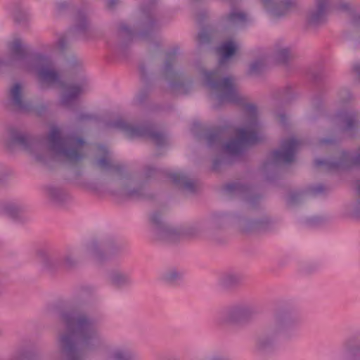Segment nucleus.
<instances>
[{"label": "nucleus", "mask_w": 360, "mask_h": 360, "mask_svg": "<svg viewBox=\"0 0 360 360\" xmlns=\"http://www.w3.org/2000/svg\"><path fill=\"white\" fill-rule=\"evenodd\" d=\"M63 329L58 333L57 351L52 360H85L89 353L101 351L108 360H140L125 346L110 347L101 332V319L84 312L61 311Z\"/></svg>", "instance_id": "obj_1"}, {"label": "nucleus", "mask_w": 360, "mask_h": 360, "mask_svg": "<svg viewBox=\"0 0 360 360\" xmlns=\"http://www.w3.org/2000/svg\"><path fill=\"white\" fill-rule=\"evenodd\" d=\"M203 84L210 91V96L219 104L230 103L243 105L245 127L236 131V137L222 146L224 140L228 136L226 129L217 127L208 131L205 139L210 148L222 147L226 155L239 156L247 146L253 145L259 141L257 130L259 129L258 112L256 105L245 103V100L238 94L234 78L232 76L222 77L219 70L202 72Z\"/></svg>", "instance_id": "obj_2"}, {"label": "nucleus", "mask_w": 360, "mask_h": 360, "mask_svg": "<svg viewBox=\"0 0 360 360\" xmlns=\"http://www.w3.org/2000/svg\"><path fill=\"white\" fill-rule=\"evenodd\" d=\"M30 61L32 63V68L41 85L51 86L58 84L65 89L60 98V104L64 107L70 108L87 88L88 81L85 77H81L75 83L65 84L61 81L51 57L33 53L30 46L24 45V67Z\"/></svg>", "instance_id": "obj_3"}, {"label": "nucleus", "mask_w": 360, "mask_h": 360, "mask_svg": "<svg viewBox=\"0 0 360 360\" xmlns=\"http://www.w3.org/2000/svg\"><path fill=\"white\" fill-rule=\"evenodd\" d=\"M155 3L156 0H149L148 6H143V16L133 29L124 22L117 23L115 35L108 41V46L115 56L126 58L130 53V46L135 37L146 39L160 28L159 22L152 13Z\"/></svg>", "instance_id": "obj_4"}, {"label": "nucleus", "mask_w": 360, "mask_h": 360, "mask_svg": "<svg viewBox=\"0 0 360 360\" xmlns=\"http://www.w3.org/2000/svg\"><path fill=\"white\" fill-rule=\"evenodd\" d=\"M300 323V316L292 307L288 304L278 307L274 313L271 329L257 337L256 350L265 354L273 352L279 340H290L295 337Z\"/></svg>", "instance_id": "obj_5"}, {"label": "nucleus", "mask_w": 360, "mask_h": 360, "mask_svg": "<svg viewBox=\"0 0 360 360\" xmlns=\"http://www.w3.org/2000/svg\"><path fill=\"white\" fill-rule=\"evenodd\" d=\"M84 140L74 134H62L60 130L52 127L47 136V146L55 157L70 165H76L85 157Z\"/></svg>", "instance_id": "obj_6"}, {"label": "nucleus", "mask_w": 360, "mask_h": 360, "mask_svg": "<svg viewBox=\"0 0 360 360\" xmlns=\"http://www.w3.org/2000/svg\"><path fill=\"white\" fill-rule=\"evenodd\" d=\"M98 150L103 153V156L96 161V166L101 169L105 171L115 172L118 175V179L115 181L116 186H121L117 191H114L116 195L135 198H140L144 194L143 186L131 188L130 175L124 170V166L122 164L115 162L109 157V151L106 147L101 146Z\"/></svg>", "instance_id": "obj_7"}, {"label": "nucleus", "mask_w": 360, "mask_h": 360, "mask_svg": "<svg viewBox=\"0 0 360 360\" xmlns=\"http://www.w3.org/2000/svg\"><path fill=\"white\" fill-rule=\"evenodd\" d=\"M108 127L121 130L129 138L148 137L158 148L163 147L167 143L166 134L156 131L152 124H133L119 118L108 123Z\"/></svg>", "instance_id": "obj_8"}, {"label": "nucleus", "mask_w": 360, "mask_h": 360, "mask_svg": "<svg viewBox=\"0 0 360 360\" xmlns=\"http://www.w3.org/2000/svg\"><path fill=\"white\" fill-rule=\"evenodd\" d=\"M177 51L167 53L160 70V77L167 81L171 91L174 94H187L191 89V82L186 79L184 73L176 68Z\"/></svg>", "instance_id": "obj_9"}, {"label": "nucleus", "mask_w": 360, "mask_h": 360, "mask_svg": "<svg viewBox=\"0 0 360 360\" xmlns=\"http://www.w3.org/2000/svg\"><path fill=\"white\" fill-rule=\"evenodd\" d=\"M301 144L302 141L295 138L281 141L279 148L271 153L263 165V170L267 179H273L269 173H275L278 166L290 164L295 160L296 151Z\"/></svg>", "instance_id": "obj_10"}, {"label": "nucleus", "mask_w": 360, "mask_h": 360, "mask_svg": "<svg viewBox=\"0 0 360 360\" xmlns=\"http://www.w3.org/2000/svg\"><path fill=\"white\" fill-rule=\"evenodd\" d=\"M37 256L42 267L51 272L60 269L72 270L77 268L79 264L76 250L72 248H68L60 253L39 249L37 252Z\"/></svg>", "instance_id": "obj_11"}, {"label": "nucleus", "mask_w": 360, "mask_h": 360, "mask_svg": "<svg viewBox=\"0 0 360 360\" xmlns=\"http://www.w3.org/2000/svg\"><path fill=\"white\" fill-rule=\"evenodd\" d=\"M257 314L256 309L245 302H237L226 307L221 312V325H238L251 321Z\"/></svg>", "instance_id": "obj_12"}, {"label": "nucleus", "mask_w": 360, "mask_h": 360, "mask_svg": "<svg viewBox=\"0 0 360 360\" xmlns=\"http://www.w3.org/2000/svg\"><path fill=\"white\" fill-rule=\"evenodd\" d=\"M315 165L317 167L323 166L328 170H346L354 166L360 167V148L354 154L343 150L335 158L316 160Z\"/></svg>", "instance_id": "obj_13"}, {"label": "nucleus", "mask_w": 360, "mask_h": 360, "mask_svg": "<svg viewBox=\"0 0 360 360\" xmlns=\"http://www.w3.org/2000/svg\"><path fill=\"white\" fill-rule=\"evenodd\" d=\"M150 219L157 240L173 242L181 238L179 226L175 227L164 221L160 213L153 212Z\"/></svg>", "instance_id": "obj_14"}, {"label": "nucleus", "mask_w": 360, "mask_h": 360, "mask_svg": "<svg viewBox=\"0 0 360 360\" xmlns=\"http://www.w3.org/2000/svg\"><path fill=\"white\" fill-rule=\"evenodd\" d=\"M334 122L338 126L340 133L347 136H355L360 125V113L358 111L349 110L339 112L334 117Z\"/></svg>", "instance_id": "obj_15"}, {"label": "nucleus", "mask_w": 360, "mask_h": 360, "mask_svg": "<svg viewBox=\"0 0 360 360\" xmlns=\"http://www.w3.org/2000/svg\"><path fill=\"white\" fill-rule=\"evenodd\" d=\"M269 15L274 19L287 16L290 11L300 8L298 0H261Z\"/></svg>", "instance_id": "obj_16"}, {"label": "nucleus", "mask_w": 360, "mask_h": 360, "mask_svg": "<svg viewBox=\"0 0 360 360\" xmlns=\"http://www.w3.org/2000/svg\"><path fill=\"white\" fill-rule=\"evenodd\" d=\"M327 10L313 6L310 7L305 14V25L308 29L316 30L324 24Z\"/></svg>", "instance_id": "obj_17"}, {"label": "nucleus", "mask_w": 360, "mask_h": 360, "mask_svg": "<svg viewBox=\"0 0 360 360\" xmlns=\"http://www.w3.org/2000/svg\"><path fill=\"white\" fill-rule=\"evenodd\" d=\"M225 191L231 196H238L255 205L259 199L258 196H252L251 189L248 186L240 183H231L225 186Z\"/></svg>", "instance_id": "obj_18"}, {"label": "nucleus", "mask_w": 360, "mask_h": 360, "mask_svg": "<svg viewBox=\"0 0 360 360\" xmlns=\"http://www.w3.org/2000/svg\"><path fill=\"white\" fill-rule=\"evenodd\" d=\"M91 31V24L86 15L82 11H79L75 16L74 25L69 32L75 38H86V34Z\"/></svg>", "instance_id": "obj_19"}, {"label": "nucleus", "mask_w": 360, "mask_h": 360, "mask_svg": "<svg viewBox=\"0 0 360 360\" xmlns=\"http://www.w3.org/2000/svg\"><path fill=\"white\" fill-rule=\"evenodd\" d=\"M243 281V276L239 272L227 271L221 275L219 284L225 290H232L239 288L242 285Z\"/></svg>", "instance_id": "obj_20"}, {"label": "nucleus", "mask_w": 360, "mask_h": 360, "mask_svg": "<svg viewBox=\"0 0 360 360\" xmlns=\"http://www.w3.org/2000/svg\"><path fill=\"white\" fill-rule=\"evenodd\" d=\"M327 191V188L322 184H318L308 188L307 191L291 192L288 198V202L291 205H295L303 201L309 195H318Z\"/></svg>", "instance_id": "obj_21"}, {"label": "nucleus", "mask_w": 360, "mask_h": 360, "mask_svg": "<svg viewBox=\"0 0 360 360\" xmlns=\"http://www.w3.org/2000/svg\"><path fill=\"white\" fill-rule=\"evenodd\" d=\"M173 183L183 190L193 193L196 191V182L194 179H190L183 172H176L170 175Z\"/></svg>", "instance_id": "obj_22"}, {"label": "nucleus", "mask_w": 360, "mask_h": 360, "mask_svg": "<svg viewBox=\"0 0 360 360\" xmlns=\"http://www.w3.org/2000/svg\"><path fill=\"white\" fill-rule=\"evenodd\" d=\"M110 284L117 288H124L129 286L131 283L130 275L123 271L113 270L109 274Z\"/></svg>", "instance_id": "obj_23"}, {"label": "nucleus", "mask_w": 360, "mask_h": 360, "mask_svg": "<svg viewBox=\"0 0 360 360\" xmlns=\"http://www.w3.org/2000/svg\"><path fill=\"white\" fill-rule=\"evenodd\" d=\"M86 252L97 262L105 259V254L102 245V239H92L86 245Z\"/></svg>", "instance_id": "obj_24"}, {"label": "nucleus", "mask_w": 360, "mask_h": 360, "mask_svg": "<svg viewBox=\"0 0 360 360\" xmlns=\"http://www.w3.org/2000/svg\"><path fill=\"white\" fill-rule=\"evenodd\" d=\"M48 198L54 203L61 205L67 202L70 197L63 188L56 186H47L45 188Z\"/></svg>", "instance_id": "obj_25"}, {"label": "nucleus", "mask_w": 360, "mask_h": 360, "mask_svg": "<svg viewBox=\"0 0 360 360\" xmlns=\"http://www.w3.org/2000/svg\"><path fill=\"white\" fill-rule=\"evenodd\" d=\"M339 360H360V341L352 343L351 340H348Z\"/></svg>", "instance_id": "obj_26"}, {"label": "nucleus", "mask_w": 360, "mask_h": 360, "mask_svg": "<svg viewBox=\"0 0 360 360\" xmlns=\"http://www.w3.org/2000/svg\"><path fill=\"white\" fill-rule=\"evenodd\" d=\"M184 274L176 268H171L166 270L162 275V280L170 285L176 284L183 278Z\"/></svg>", "instance_id": "obj_27"}, {"label": "nucleus", "mask_w": 360, "mask_h": 360, "mask_svg": "<svg viewBox=\"0 0 360 360\" xmlns=\"http://www.w3.org/2000/svg\"><path fill=\"white\" fill-rule=\"evenodd\" d=\"M292 56V52L290 47L276 46L274 51V58L281 63L286 64Z\"/></svg>", "instance_id": "obj_28"}, {"label": "nucleus", "mask_w": 360, "mask_h": 360, "mask_svg": "<svg viewBox=\"0 0 360 360\" xmlns=\"http://www.w3.org/2000/svg\"><path fill=\"white\" fill-rule=\"evenodd\" d=\"M266 59L264 58H257L249 65L247 74L251 77H259L264 71Z\"/></svg>", "instance_id": "obj_29"}, {"label": "nucleus", "mask_w": 360, "mask_h": 360, "mask_svg": "<svg viewBox=\"0 0 360 360\" xmlns=\"http://www.w3.org/2000/svg\"><path fill=\"white\" fill-rule=\"evenodd\" d=\"M236 47L233 42L228 41L224 42L219 48V52L221 53V57L219 59V66H222L227 59L231 58L236 52Z\"/></svg>", "instance_id": "obj_30"}, {"label": "nucleus", "mask_w": 360, "mask_h": 360, "mask_svg": "<svg viewBox=\"0 0 360 360\" xmlns=\"http://www.w3.org/2000/svg\"><path fill=\"white\" fill-rule=\"evenodd\" d=\"M254 219L255 225H254L253 229H257V232L270 230L274 228L276 224V221L267 215Z\"/></svg>", "instance_id": "obj_31"}, {"label": "nucleus", "mask_w": 360, "mask_h": 360, "mask_svg": "<svg viewBox=\"0 0 360 360\" xmlns=\"http://www.w3.org/2000/svg\"><path fill=\"white\" fill-rule=\"evenodd\" d=\"M102 245L105 251V258L107 257V255H115L120 252L122 250V246L112 238L102 239Z\"/></svg>", "instance_id": "obj_32"}, {"label": "nucleus", "mask_w": 360, "mask_h": 360, "mask_svg": "<svg viewBox=\"0 0 360 360\" xmlns=\"http://www.w3.org/2000/svg\"><path fill=\"white\" fill-rule=\"evenodd\" d=\"M254 225H255L254 219L240 217L237 221V226L239 231L245 234L257 232V229H253Z\"/></svg>", "instance_id": "obj_33"}, {"label": "nucleus", "mask_w": 360, "mask_h": 360, "mask_svg": "<svg viewBox=\"0 0 360 360\" xmlns=\"http://www.w3.org/2000/svg\"><path fill=\"white\" fill-rule=\"evenodd\" d=\"M8 55L12 60L21 58L22 55V45L20 39H15L9 43Z\"/></svg>", "instance_id": "obj_34"}, {"label": "nucleus", "mask_w": 360, "mask_h": 360, "mask_svg": "<svg viewBox=\"0 0 360 360\" xmlns=\"http://www.w3.org/2000/svg\"><path fill=\"white\" fill-rule=\"evenodd\" d=\"M203 227L202 223H195L186 226H179L181 231V237L182 236H195L200 233Z\"/></svg>", "instance_id": "obj_35"}, {"label": "nucleus", "mask_w": 360, "mask_h": 360, "mask_svg": "<svg viewBox=\"0 0 360 360\" xmlns=\"http://www.w3.org/2000/svg\"><path fill=\"white\" fill-rule=\"evenodd\" d=\"M245 20L246 15L244 13L236 11H232L224 18V20L230 25H238L243 23Z\"/></svg>", "instance_id": "obj_36"}, {"label": "nucleus", "mask_w": 360, "mask_h": 360, "mask_svg": "<svg viewBox=\"0 0 360 360\" xmlns=\"http://www.w3.org/2000/svg\"><path fill=\"white\" fill-rule=\"evenodd\" d=\"M295 97V94L290 86L280 89L275 93V98L284 103L290 102Z\"/></svg>", "instance_id": "obj_37"}, {"label": "nucleus", "mask_w": 360, "mask_h": 360, "mask_svg": "<svg viewBox=\"0 0 360 360\" xmlns=\"http://www.w3.org/2000/svg\"><path fill=\"white\" fill-rule=\"evenodd\" d=\"M22 86L20 83L15 84L11 89V98L14 105H20L22 101Z\"/></svg>", "instance_id": "obj_38"}, {"label": "nucleus", "mask_w": 360, "mask_h": 360, "mask_svg": "<svg viewBox=\"0 0 360 360\" xmlns=\"http://www.w3.org/2000/svg\"><path fill=\"white\" fill-rule=\"evenodd\" d=\"M41 353L36 347H27L24 349V360H40Z\"/></svg>", "instance_id": "obj_39"}, {"label": "nucleus", "mask_w": 360, "mask_h": 360, "mask_svg": "<svg viewBox=\"0 0 360 360\" xmlns=\"http://www.w3.org/2000/svg\"><path fill=\"white\" fill-rule=\"evenodd\" d=\"M75 38L70 32L65 36L60 37L56 42L53 44L56 46L60 51H63L66 49L68 43L70 40Z\"/></svg>", "instance_id": "obj_40"}, {"label": "nucleus", "mask_w": 360, "mask_h": 360, "mask_svg": "<svg viewBox=\"0 0 360 360\" xmlns=\"http://www.w3.org/2000/svg\"><path fill=\"white\" fill-rule=\"evenodd\" d=\"M230 164L229 158L226 155L216 158L213 160L212 169L214 171H219L224 165Z\"/></svg>", "instance_id": "obj_41"}, {"label": "nucleus", "mask_w": 360, "mask_h": 360, "mask_svg": "<svg viewBox=\"0 0 360 360\" xmlns=\"http://www.w3.org/2000/svg\"><path fill=\"white\" fill-rule=\"evenodd\" d=\"M225 216L226 214L224 213H214L209 219V224L214 228H218L220 226L221 220Z\"/></svg>", "instance_id": "obj_42"}, {"label": "nucleus", "mask_w": 360, "mask_h": 360, "mask_svg": "<svg viewBox=\"0 0 360 360\" xmlns=\"http://www.w3.org/2000/svg\"><path fill=\"white\" fill-rule=\"evenodd\" d=\"M333 3V0H314V5L328 11Z\"/></svg>", "instance_id": "obj_43"}, {"label": "nucleus", "mask_w": 360, "mask_h": 360, "mask_svg": "<svg viewBox=\"0 0 360 360\" xmlns=\"http://www.w3.org/2000/svg\"><path fill=\"white\" fill-rule=\"evenodd\" d=\"M198 39L200 44H207L210 41V36L205 30H202L198 35Z\"/></svg>", "instance_id": "obj_44"}, {"label": "nucleus", "mask_w": 360, "mask_h": 360, "mask_svg": "<svg viewBox=\"0 0 360 360\" xmlns=\"http://www.w3.org/2000/svg\"><path fill=\"white\" fill-rule=\"evenodd\" d=\"M338 140L335 138H324L319 140V143L321 146H334L337 144Z\"/></svg>", "instance_id": "obj_45"}, {"label": "nucleus", "mask_w": 360, "mask_h": 360, "mask_svg": "<svg viewBox=\"0 0 360 360\" xmlns=\"http://www.w3.org/2000/svg\"><path fill=\"white\" fill-rule=\"evenodd\" d=\"M158 172V169L151 166H147L144 169V176L147 179L155 176Z\"/></svg>", "instance_id": "obj_46"}, {"label": "nucleus", "mask_w": 360, "mask_h": 360, "mask_svg": "<svg viewBox=\"0 0 360 360\" xmlns=\"http://www.w3.org/2000/svg\"><path fill=\"white\" fill-rule=\"evenodd\" d=\"M206 360H231V359L221 353H213L208 356Z\"/></svg>", "instance_id": "obj_47"}, {"label": "nucleus", "mask_w": 360, "mask_h": 360, "mask_svg": "<svg viewBox=\"0 0 360 360\" xmlns=\"http://www.w3.org/2000/svg\"><path fill=\"white\" fill-rule=\"evenodd\" d=\"M325 221L322 217H313L307 219V224L311 226H318L323 223Z\"/></svg>", "instance_id": "obj_48"}, {"label": "nucleus", "mask_w": 360, "mask_h": 360, "mask_svg": "<svg viewBox=\"0 0 360 360\" xmlns=\"http://www.w3.org/2000/svg\"><path fill=\"white\" fill-rule=\"evenodd\" d=\"M70 6H71L70 3H69L66 1H60V2L57 3V4H56L57 10L59 12L65 11L69 9L70 8Z\"/></svg>", "instance_id": "obj_49"}, {"label": "nucleus", "mask_w": 360, "mask_h": 360, "mask_svg": "<svg viewBox=\"0 0 360 360\" xmlns=\"http://www.w3.org/2000/svg\"><path fill=\"white\" fill-rule=\"evenodd\" d=\"M351 22L355 27H360V11L352 14Z\"/></svg>", "instance_id": "obj_50"}, {"label": "nucleus", "mask_w": 360, "mask_h": 360, "mask_svg": "<svg viewBox=\"0 0 360 360\" xmlns=\"http://www.w3.org/2000/svg\"><path fill=\"white\" fill-rule=\"evenodd\" d=\"M356 186L359 200L354 210V214L357 216H360V180L356 181Z\"/></svg>", "instance_id": "obj_51"}, {"label": "nucleus", "mask_w": 360, "mask_h": 360, "mask_svg": "<svg viewBox=\"0 0 360 360\" xmlns=\"http://www.w3.org/2000/svg\"><path fill=\"white\" fill-rule=\"evenodd\" d=\"M336 6L338 9L343 11H349L351 10L350 4L347 1L340 2Z\"/></svg>", "instance_id": "obj_52"}, {"label": "nucleus", "mask_w": 360, "mask_h": 360, "mask_svg": "<svg viewBox=\"0 0 360 360\" xmlns=\"http://www.w3.org/2000/svg\"><path fill=\"white\" fill-rule=\"evenodd\" d=\"M139 72H140V76L141 77L142 79H145L147 78V68L146 66L144 65V64H141L139 65Z\"/></svg>", "instance_id": "obj_53"}, {"label": "nucleus", "mask_w": 360, "mask_h": 360, "mask_svg": "<svg viewBox=\"0 0 360 360\" xmlns=\"http://www.w3.org/2000/svg\"><path fill=\"white\" fill-rule=\"evenodd\" d=\"M94 115L87 113H81L77 116L78 121L90 120L94 119Z\"/></svg>", "instance_id": "obj_54"}, {"label": "nucleus", "mask_w": 360, "mask_h": 360, "mask_svg": "<svg viewBox=\"0 0 360 360\" xmlns=\"http://www.w3.org/2000/svg\"><path fill=\"white\" fill-rule=\"evenodd\" d=\"M106 6L112 9L114 7L118 4L119 0H105Z\"/></svg>", "instance_id": "obj_55"}, {"label": "nucleus", "mask_w": 360, "mask_h": 360, "mask_svg": "<svg viewBox=\"0 0 360 360\" xmlns=\"http://www.w3.org/2000/svg\"><path fill=\"white\" fill-rule=\"evenodd\" d=\"M23 20H24V30L25 28L28 29L30 27L29 22L30 20V15L28 13L24 12Z\"/></svg>", "instance_id": "obj_56"}, {"label": "nucleus", "mask_w": 360, "mask_h": 360, "mask_svg": "<svg viewBox=\"0 0 360 360\" xmlns=\"http://www.w3.org/2000/svg\"><path fill=\"white\" fill-rule=\"evenodd\" d=\"M354 72L358 75L360 80V63H356L353 65Z\"/></svg>", "instance_id": "obj_57"}, {"label": "nucleus", "mask_w": 360, "mask_h": 360, "mask_svg": "<svg viewBox=\"0 0 360 360\" xmlns=\"http://www.w3.org/2000/svg\"><path fill=\"white\" fill-rule=\"evenodd\" d=\"M278 117H279V121L280 122L285 125V122H286V117L284 114H279L278 115Z\"/></svg>", "instance_id": "obj_58"}, {"label": "nucleus", "mask_w": 360, "mask_h": 360, "mask_svg": "<svg viewBox=\"0 0 360 360\" xmlns=\"http://www.w3.org/2000/svg\"><path fill=\"white\" fill-rule=\"evenodd\" d=\"M321 103V101L319 99V97H316L315 98L313 101H312V104L313 105H314L316 108H318L319 107V104Z\"/></svg>", "instance_id": "obj_59"}, {"label": "nucleus", "mask_w": 360, "mask_h": 360, "mask_svg": "<svg viewBox=\"0 0 360 360\" xmlns=\"http://www.w3.org/2000/svg\"><path fill=\"white\" fill-rule=\"evenodd\" d=\"M23 141H24V149H25L28 146V139H27V136L25 134H24Z\"/></svg>", "instance_id": "obj_60"}, {"label": "nucleus", "mask_w": 360, "mask_h": 360, "mask_svg": "<svg viewBox=\"0 0 360 360\" xmlns=\"http://www.w3.org/2000/svg\"><path fill=\"white\" fill-rule=\"evenodd\" d=\"M23 108H24V112L25 111H27L30 110V105L26 102L24 101V105H23Z\"/></svg>", "instance_id": "obj_61"}, {"label": "nucleus", "mask_w": 360, "mask_h": 360, "mask_svg": "<svg viewBox=\"0 0 360 360\" xmlns=\"http://www.w3.org/2000/svg\"><path fill=\"white\" fill-rule=\"evenodd\" d=\"M146 96V94H143L142 93H141L139 95V100L140 102H143V100H144V98Z\"/></svg>", "instance_id": "obj_62"}, {"label": "nucleus", "mask_w": 360, "mask_h": 360, "mask_svg": "<svg viewBox=\"0 0 360 360\" xmlns=\"http://www.w3.org/2000/svg\"><path fill=\"white\" fill-rule=\"evenodd\" d=\"M343 91L345 92L347 94H348L349 98H350V92L348 90L345 89Z\"/></svg>", "instance_id": "obj_63"}, {"label": "nucleus", "mask_w": 360, "mask_h": 360, "mask_svg": "<svg viewBox=\"0 0 360 360\" xmlns=\"http://www.w3.org/2000/svg\"><path fill=\"white\" fill-rule=\"evenodd\" d=\"M314 79L315 80L318 81V80H319L321 78H320L319 77L316 76V75H314Z\"/></svg>", "instance_id": "obj_64"}]
</instances>
